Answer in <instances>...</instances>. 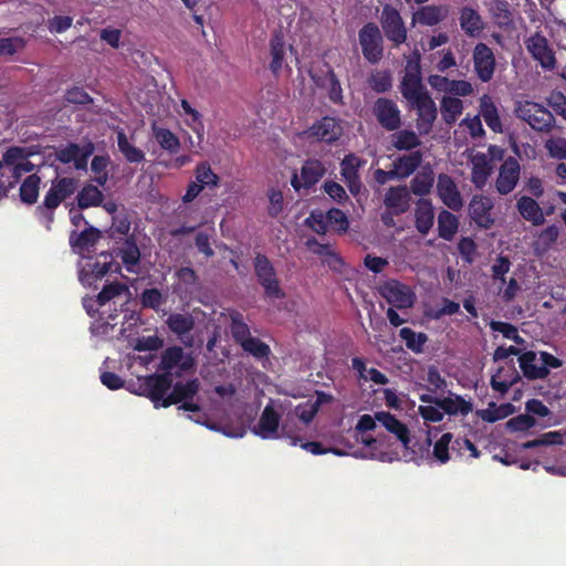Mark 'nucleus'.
<instances>
[{"label":"nucleus","instance_id":"nucleus-31","mask_svg":"<svg viewBox=\"0 0 566 566\" xmlns=\"http://www.w3.org/2000/svg\"><path fill=\"white\" fill-rule=\"evenodd\" d=\"M471 164V181L476 188L482 189L492 171L490 160L485 154L479 153L472 157Z\"/></svg>","mask_w":566,"mask_h":566},{"label":"nucleus","instance_id":"nucleus-5","mask_svg":"<svg viewBox=\"0 0 566 566\" xmlns=\"http://www.w3.org/2000/svg\"><path fill=\"white\" fill-rule=\"evenodd\" d=\"M142 396L148 398L156 409L161 407L172 386V373L151 374L143 377Z\"/></svg>","mask_w":566,"mask_h":566},{"label":"nucleus","instance_id":"nucleus-16","mask_svg":"<svg viewBox=\"0 0 566 566\" xmlns=\"http://www.w3.org/2000/svg\"><path fill=\"white\" fill-rule=\"evenodd\" d=\"M494 201L492 198L483 195L473 196L469 203V214L475 224L483 229H490L494 224L492 210Z\"/></svg>","mask_w":566,"mask_h":566},{"label":"nucleus","instance_id":"nucleus-37","mask_svg":"<svg viewBox=\"0 0 566 566\" xmlns=\"http://www.w3.org/2000/svg\"><path fill=\"white\" fill-rule=\"evenodd\" d=\"M101 237L102 233L98 229L88 227L80 233L73 231L70 235V243L74 249L84 251L94 247Z\"/></svg>","mask_w":566,"mask_h":566},{"label":"nucleus","instance_id":"nucleus-21","mask_svg":"<svg viewBox=\"0 0 566 566\" xmlns=\"http://www.w3.org/2000/svg\"><path fill=\"white\" fill-rule=\"evenodd\" d=\"M515 207L521 218L532 226L539 227L545 223L544 209L536 201V198L523 195L516 199Z\"/></svg>","mask_w":566,"mask_h":566},{"label":"nucleus","instance_id":"nucleus-15","mask_svg":"<svg viewBox=\"0 0 566 566\" xmlns=\"http://www.w3.org/2000/svg\"><path fill=\"white\" fill-rule=\"evenodd\" d=\"M95 147L92 143H86L83 146L77 144H69L65 147L57 149L56 158L63 164H74L77 170H86L88 157L94 153Z\"/></svg>","mask_w":566,"mask_h":566},{"label":"nucleus","instance_id":"nucleus-10","mask_svg":"<svg viewBox=\"0 0 566 566\" xmlns=\"http://www.w3.org/2000/svg\"><path fill=\"white\" fill-rule=\"evenodd\" d=\"M381 28L386 38L395 45L402 44L407 40V29L399 12L391 6H385L380 17Z\"/></svg>","mask_w":566,"mask_h":566},{"label":"nucleus","instance_id":"nucleus-47","mask_svg":"<svg viewBox=\"0 0 566 566\" xmlns=\"http://www.w3.org/2000/svg\"><path fill=\"white\" fill-rule=\"evenodd\" d=\"M230 332L235 344L241 345L251 337L249 325L244 322L243 315L239 312L230 314Z\"/></svg>","mask_w":566,"mask_h":566},{"label":"nucleus","instance_id":"nucleus-11","mask_svg":"<svg viewBox=\"0 0 566 566\" xmlns=\"http://www.w3.org/2000/svg\"><path fill=\"white\" fill-rule=\"evenodd\" d=\"M525 46L532 57L545 70H553L556 66L555 52L548 40L541 33H535L525 40Z\"/></svg>","mask_w":566,"mask_h":566},{"label":"nucleus","instance_id":"nucleus-2","mask_svg":"<svg viewBox=\"0 0 566 566\" xmlns=\"http://www.w3.org/2000/svg\"><path fill=\"white\" fill-rule=\"evenodd\" d=\"M516 116L538 133H551L556 119L552 112L534 102H521L515 108Z\"/></svg>","mask_w":566,"mask_h":566},{"label":"nucleus","instance_id":"nucleus-50","mask_svg":"<svg viewBox=\"0 0 566 566\" xmlns=\"http://www.w3.org/2000/svg\"><path fill=\"white\" fill-rule=\"evenodd\" d=\"M117 145L120 153L129 163H140L145 159V154L133 144L129 143L124 132L117 133Z\"/></svg>","mask_w":566,"mask_h":566},{"label":"nucleus","instance_id":"nucleus-57","mask_svg":"<svg viewBox=\"0 0 566 566\" xmlns=\"http://www.w3.org/2000/svg\"><path fill=\"white\" fill-rule=\"evenodd\" d=\"M544 147L548 155L555 159H566V138L552 137L545 140Z\"/></svg>","mask_w":566,"mask_h":566},{"label":"nucleus","instance_id":"nucleus-46","mask_svg":"<svg viewBox=\"0 0 566 566\" xmlns=\"http://www.w3.org/2000/svg\"><path fill=\"white\" fill-rule=\"evenodd\" d=\"M103 192L93 185L84 186L77 193V205L81 209L99 206L103 201Z\"/></svg>","mask_w":566,"mask_h":566},{"label":"nucleus","instance_id":"nucleus-13","mask_svg":"<svg viewBox=\"0 0 566 566\" xmlns=\"http://www.w3.org/2000/svg\"><path fill=\"white\" fill-rule=\"evenodd\" d=\"M474 72L480 81L488 83L492 80L495 71V56L493 51L485 43H478L473 49Z\"/></svg>","mask_w":566,"mask_h":566},{"label":"nucleus","instance_id":"nucleus-45","mask_svg":"<svg viewBox=\"0 0 566 566\" xmlns=\"http://www.w3.org/2000/svg\"><path fill=\"white\" fill-rule=\"evenodd\" d=\"M399 336L405 342L406 347L416 354L422 353L428 342L427 334L422 332L417 333L410 327H402L399 331Z\"/></svg>","mask_w":566,"mask_h":566},{"label":"nucleus","instance_id":"nucleus-9","mask_svg":"<svg viewBox=\"0 0 566 566\" xmlns=\"http://www.w3.org/2000/svg\"><path fill=\"white\" fill-rule=\"evenodd\" d=\"M373 113L379 125L386 130H397L402 124L401 112L392 99L379 97L374 104Z\"/></svg>","mask_w":566,"mask_h":566},{"label":"nucleus","instance_id":"nucleus-62","mask_svg":"<svg viewBox=\"0 0 566 566\" xmlns=\"http://www.w3.org/2000/svg\"><path fill=\"white\" fill-rule=\"evenodd\" d=\"M369 86L377 93H385L391 88L392 81L388 72H377L369 78Z\"/></svg>","mask_w":566,"mask_h":566},{"label":"nucleus","instance_id":"nucleus-26","mask_svg":"<svg viewBox=\"0 0 566 566\" xmlns=\"http://www.w3.org/2000/svg\"><path fill=\"white\" fill-rule=\"evenodd\" d=\"M375 419H377V421L381 423L390 433L395 434L397 439L403 444V447L408 448L410 442V432L403 422L387 411L376 412Z\"/></svg>","mask_w":566,"mask_h":566},{"label":"nucleus","instance_id":"nucleus-33","mask_svg":"<svg viewBox=\"0 0 566 566\" xmlns=\"http://www.w3.org/2000/svg\"><path fill=\"white\" fill-rule=\"evenodd\" d=\"M460 27L469 36L479 35L483 29L484 23L479 12L470 7H464L460 11Z\"/></svg>","mask_w":566,"mask_h":566},{"label":"nucleus","instance_id":"nucleus-60","mask_svg":"<svg viewBox=\"0 0 566 566\" xmlns=\"http://www.w3.org/2000/svg\"><path fill=\"white\" fill-rule=\"evenodd\" d=\"M109 164V158L106 156H95L91 164V169L96 174L94 180L104 186L108 180L106 168Z\"/></svg>","mask_w":566,"mask_h":566},{"label":"nucleus","instance_id":"nucleus-3","mask_svg":"<svg viewBox=\"0 0 566 566\" xmlns=\"http://www.w3.org/2000/svg\"><path fill=\"white\" fill-rule=\"evenodd\" d=\"M170 389L171 391L161 403L163 408L180 403L178 409L184 411L199 412L201 410L200 405L193 401L200 390V381L197 378L185 382L177 381Z\"/></svg>","mask_w":566,"mask_h":566},{"label":"nucleus","instance_id":"nucleus-7","mask_svg":"<svg viewBox=\"0 0 566 566\" xmlns=\"http://www.w3.org/2000/svg\"><path fill=\"white\" fill-rule=\"evenodd\" d=\"M365 59L375 64L382 56V36L379 28L375 23L365 24L358 34Z\"/></svg>","mask_w":566,"mask_h":566},{"label":"nucleus","instance_id":"nucleus-25","mask_svg":"<svg viewBox=\"0 0 566 566\" xmlns=\"http://www.w3.org/2000/svg\"><path fill=\"white\" fill-rule=\"evenodd\" d=\"M359 167L360 159L353 154L345 156L340 163V174L354 196L358 195L361 189V182L358 176Z\"/></svg>","mask_w":566,"mask_h":566},{"label":"nucleus","instance_id":"nucleus-61","mask_svg":"<svg viewBox=\"0 0 566 566\" xmlns=\"http://www.w3.org/2000/svg\"><path fill=\"white\" fill-rule=\"evenodd\" d=\"M452 438V433H443L433 446V457L441 463H447L450 460L449 444Z\"/></svg>","mask_w":566,"mask_h":566},{"label":"nucleus","instance_id":"nucleus-14","mask_svg":"<svg viewBox=\"0 0 566 566\" xmlns=\"http://www.w3.org/2000/svg\"><path fill=\"white\" fill-rule=\"evenodd\" d=\"M409 105L417 112L416 127L419 134L428 135L432 130L438 116L434 101L430 95H427Z\"/></svg>","mask_w":566,"mask_h":566},{"label":"nucleus","instance_id":"nucleus-20","mask_svg":"<svg viewBox=\"0 0 566 566\" xmlns=\"http://www.w3.org/2000/svg\"><path fill=\"white\" fill-rule=\"evenodd\" d=\"M437 192L441 201L451 210L458 211L463 207L462 197L453 179L444 174L438 176Z\"/></svg>","mask_w":566,"mask_h":566},{"label":"nucleus","instance_id":"nucleus-58","mask_svg":"<svg viewBox=\"0 0 566 566\" xmlns=\"http://www.w3.org/2000/svg\"><path fill=\"white\" fill-rule=\"evenodd\" d=\"M490 327L493 332L501 333L505 338L514 340L516 344H522L523 338L518 335L517 328L511 323L492 321Z\"/></svg>","mask_w":566,"mask_h":566},{"label":"nucleus","instance_id":"nucleus-4","mask_svg":"<svg viewBox=\"0 0 566 566\" xmlns=\"http://www.w3.org/2000/svg\"><path fill=\"white\" fill-rule=\"evenodd\" d=\"M399 90L408 104H411L422 98L423 96L429 95L428 91L422 84L419 61L409 60L407 62Z\"/></svg>","mask_w":566,"mask_h":566},{"label":"nucleus","instance_id":"nucleus-64","mask_svg":"<svg viewBox=\"0 0 566 566\" xmlns=\"http://www.w3.org/2000/svg\"><path fill=\"white\" fill-rule=\"evenodd\" d=\"M325 219L329 226L334 227L338 231L345 232L348 229V219L339 209L333 208L328 210Z\"/></svg>","mask_w":566,"mask_h":566},{"label":"nucleus","instance_id":"nucleus-53","mask_svg":"<svg viewBox=\"0 0 566 566\" xmlns=\"http://www.w3.org/2000/svg\"><path fill=\"white\" fill-rule=\"evenodd\" d=\"M101 258L102 260L98 259L88 264L90 273L95 280L102 279L107 273L116 272L119 268L118 264H114L109 260V255L101 254Z\"/></svg>","mask_w":566,"mask_h":566},{"label":"nucleus","instance_id":"nucleus-54","mask_svg":"<svg viewBox=\"0 0 566 566\" xmlns=\"http://www.w3.org/2000/svg\"><path fill=\"white\" fill-rule=\"evenodd\" d=\"M196 181L205 187H217L219 177L212 171L208 163H200L196 168Z\"/></svg>","mask_w":566,"mask_h":566},{"label":"nucleus","instance_id":"nucleus-35","mask_svg":"<svg viewBox=\"0 0 566 566\" xmlns=\"http://www.w3.org/2000/svg\"><path fill=\"white\" fill-rule=\"evenodd\" d=\"M480 115L494 133L502 132L503 127L497 108L489 95H483L480 99Z\"/></svg>","mask_w":566,"mask_h":566},{"label":"nucleus","instance_id":"nucleus-51","mask_svg":"<svg viewBox=\"0 0 566 566\" xmlns=\"http://www.w3.org/2000/svg\"><path fill=\"white\" fill-rule=\"evenodd\" d=\"M240 347L255 359L269 358L271 355L270 346L258 337L251 336L249 339H245Z\"/></svg>","mask_w":566,"mask_h":566},{"label":"nucleus","instance_id":"nucleus-23","mask_svg":"<svg viewBox=\"0 0 566 566\" xmlns=\"http://www.w3.org/2000/svg\"><path fill=\"white\" fill-rule=\"evenodd\" d=\"M325 166L317 159L306 160L301 169V177L293 175L291 184L295 190L315 185L325 174Z\"/></svg>","mask_w":566,"mask_h":566},{"label":"nucleus","instance_id":"nucleus-63","mask_svg":"<svg viewBox=\"0 0 566 566\" xmlns=\"http://www.w3.org/2000/svg\"><path fill=\"white\" fill-rule=\"evenodd\" d=\"M24 48V40L19 36L0 39V56L13 55Z\"/></svg>","mask_w":566,"mask_h":566},{"label":"nucleus","instance_id":"nucleus-6","mask_svg":"<svg viewBox=\"0 0 566 566\" xmlns=\"http://www.w3.org/2000/svg\"><path fill=\"white\" fill-rule=\"evenodd\" d=\"M36 151L32 147L12 146L2 154L3 167L11 168V175L14 182L21 178L22 175L32 172L35 165L30 161V157L35 155Z\"/></svg>","mask_w":566,"mask_h":566},{"label":"nucleus","instance_id":"nucleus-1","mask_svg":"<svg viewBox=\"0 0 566 566\" xmlns=\"http://www.w3.org/2000/svg\"><path fill=\"white\" fill-rule=\"evenodd\" d=\"M78 188V180L71 177H62L52 180L51 186L44 195L43 202L36 207V216L46 229L51 228L54 221L55 209Z\"/></svg>","mask_w":566,"mask_h":566},{"label":"nucleus","instance_id":"nucleus-36","mask_svg":"<svg viewBox=\"0 0 566 566\" xmlns=\"http://www.w3.org/2000/svg\"><path fill=\"white\" fill-rule=\"evenodd\" d=\"M490 13L500 28H510L514 23L511 4L506 0H493L490 3Z\"/></svg>","mask_w":566,"mask_h":566},{"label":"nucleus","instance_id":"nucleus-55","mask_svg":"<svg viewBox=\"0 0 566 566\" xmlns=\"http://www.w3.org/2000/svg\"><path fill=\"white\" fill-rule=\"evenodd\" d=\"M255 273L261 283H277L274 277V269L264 255L255 258Z\"/></svg>","mask_w":566,"mask_h":566},{"label":"nucleus","instance_id":"nucleus-8","mask_svg":"<svg viewBox=\"0 0 566 566\" xmlns=\"http://www.w3.org/2000/svg\"><path fill=\"white\" fill-rule=\"evenodd\" d=\"M193 357L190 354H186L180 346L168 347L161 354L159 368L164 373H172V370L177 368L175 373L176 376H181L193 369Z\"/></svg>","mask_w":566,"mask_h":566},{"label":"nucleus","instance_id":"nucleus-44","mask_svg":"<svg viewBox=\"0 0 566 566\" xmlns=\"http://www.w3.org/2000/svg\"><path fill=\"white\" fill-rule=\"evenodd\" d=\"M514 412V406L510 402L496 406L494 402L489 405V408L478 410L476 413L484 421L493 423L504 419Z\"/></svg>","mask_w":566,"mask_h":566},{"label":"nucleus","instance_id":"nucleus-49","mask_svg":"<svg viewBox=\"0 0 566 566\" xmlns=\"http://www.w3.org/2000/svg\"><path fill=\"white\" fill-rule=\"evenodd\" d=\"M433 185V171L423 169L412 178L410 190L417 196H424L430 192Z\"/></svg>","mask_w":566,"mask_h":566},{"label":"nucleus","instance_id":"nucleus-28","mask_svg":"<svg viewBox=\"0 0 566 566\" xmlns=\"http://www.w3.org/2000/svg\"><path fill=\"white\" fill-rule=\"evenodd\" d=\"M434 222V210L430 200L419 199L415 208V226L418 232L426 235Z\"/></svg>","mask_w":566,"mask_h":566},{"label":"nucleus","instance_id":"nucleus-19","mask_svg":"<svg viewBox=\"0 0 566 566\" xmlns=\"http://www.w3.org/2000/svg\"><path fill=\"white\" fill-rule=\"evenodd\" d=\"M281 415L272 405H266L261 413L258 424L252 429L253 433L264 440L279 438Z\"/></svg>","mask_w":566,"mask_h":566},{"label":"nucleus","instance_id":"nucleus-22","mask_svg":"<svg viewBox=\"0 0 566 566\" xmlns=\"http://www.w3.org/2000/svg\"><path fill=\"white\" fill-rule=\"evenodd\" d=\"M410 190L407 186L390 187L384 197L385 207L390 210V214H402L410 208Z\"/></svg>","mask_w":566,"mask_h":566},{"label":"nucleus","instance_id":"nucleus-52","mask_svg":"<svg viewBox=\"0 0 566 566\" xmlns=\"http://www.w3.org/2000/svg\"><path fill=\"white\" fill-rule=\"evenodd\" d=\"M154 136L163 149L172 154L179 150L180 142L169 129L155 127Z\"/></svg>","mask_w":566,"mask_h":566},{"label":"nucleus","instance_id":"nucleus-17","mask_svg":"<svg viewBox=\"0 0 566 566\" xmlns=\"http://www.w3.org/2000/svg\"><path fill=\"white\" fill-rule=\"evenodd\" d=\"M379 294L394 307L406 310L413 305L416 295L410 285H377Z\"/></svg>","mask_w":566,"mask_h":566},{"label":"nucleus","instance_id":"nucleus-41","mask_svg":"<svg viewBox=\"0 0 566 566\" xmlns=\"http://www.w3.org/2000/svg\"><path fill=\"white\" fill-rule=\"evenodd\" d=\"M270 49H271V63L270 69L271 71L277 75L279 72L282 69L283 61H284V36L282 32L277 31L273 34L271 41H270Z\"/></svg>","mask_w":566,"mask_h":566},{"label":"nucleus","instance_id":"nucleus-30","mask_svg":"<svg viewBox=\"0 0 566 566\" xmlns=\"http://www.w3.org/2000/svg\"><path fill=\"white\" fill-rule=\"evenodd\" d=\"M537 355L533 350L525 352L520 355L518 364L525 378L530 380L545 379L549 375V369L545 366L537 365Z\"/></svg>","mask_w":566,"mask_h":566},{"label":"nucleus","instance_id":"nucleus-42","mask_svg":"<svg viewBox=\"0 0 566 566\" xmlns=\"http://www.w3.org/2000/svg\"><path fill=\"white\" fill-rule=\"evenodd\" d=\"M448 14V9L442 6H427L421 8L417 14V21L423 25H436Z\"/></svg>","mask_w":566,"mask_h":566},{"label":"nucleus","instance_id":"nucleus-39","mask_svg":"<svg viewBox=\"0 0 566 566\" xmlns=\"http://www.w3.org/2000/svg\"><path fill=\"white\" fill-rule=\"evenodd\" d=\"M391 145L397 150H412L421 145V140L413 130L397 129V132L391 135Z\"/></svg>","mask_w":566,"mask_h":566},{"label":"nucleus","instance_id":"nucleus-48","mask_svg":"<svg viewBox=\"0 0 566 566\" xmlns=\"http://www.w3.org/2000/svg\"><path fill=\"white\" fill-rule=\"evenodd\" d=\"M459 227L458 218L447 211L442 210L438 216V230L439 235L444 240H451L457 233Z\"/></svg>","mask_w":566,"mask_h":566},{"label":"nucleus","instance_id":"nucleus-40","mask_svg":"<svg viewBox=\"0 0 566 566\" xmlns=\"http://www.w3.org/2000/svg\"><path fill=\"white\" fill-rule=\"evenodd\" d=\"M41 178L36 174L28 176L20 186L19 193L23 203L34 205L39 198Z\"/></svg>","mask_w":566,"mask_h":566},{"label":"nucleus","instance_id":"nucleus-43","mask_svg":"<svg viewBox=\"0 0 566 566\" xmlns=\"http://www.w3.org/2000/svg\"><path fill=\"white\" fill-rule=\"evenodd\" d=\"M168 328L176 335L182 336L195 327V319L190 314H170L166 321Z\"/></svg>","mask_w":566,"mask_h":566},{"label":"nucleus","instance_id":"nucleus-27","mask_svg":"<svg viewBox=\"0 0 566 566\" xmlns=\"http://www.w3.org/2000/svg\"><path fill=\"white\" fill-rule=\"evenodd\" d=\"M521 380L514 363L511 361L506 367H501L495 375L491 377V387L493 390L504 395L509 389Z\"/></svg>","mask_w":566,"mask_h":566},{"label":"nucleus","instance_id":"nucleus-29","mask_svg":"<svg viewBox=\"0 0 566 566\" xmlns=\"http://www.w3.org/2000/svg\"><path fill=\"white\" fill-rule=\"evenodd\" d=\"M438 407L443 410V413L449 416L465 417L473 410V403L464 399L462 396L450 392L447 397L441 398Z\"/></svg>","mask_w":566,"mask_h":566},{"label":"nucleus","instance_id":"nucleus-18","mask_svg":"<svg viewBox=\"0 0 566 566\" xmlns=\"http://www.w3.org/2000/svg\"><path fill=\"white\" fill-rule=\"evenodd\" d=\"M128 287L129 285H103V290L95 297H83V307L86 313L93 317L98 313L99 307L124 293H129Z\"/></svg>","mask_w":566,"mask_h":566},{"label":"nucleus","instance_id":"nucleus-59","mask_svg":"<svg viewBox=\"0 0 566 566\" xmlns=\"http://www.w3.org/2000/svg\"><path fill=\"white\" fill-rule=\"evenodd\" d=\"M562 443V434L557 431H551L542 434L539 438L528 440L522 444L525 450L534 449L541 446H553Z\"/></svg>","mask_w":566,"mask_h":566},{"label":"nucleus","instance_id":"nucleus-56","mask_svg":"<svg viewBox=\"0 0 566 566\" xmlns=\"http://www.w3.org/2000/svg\"><path fill=\"white\" fill-rule=\"evenodd\" d=\"M536 424V420L533 416L524 413L511 418L506 422V429L511 432H524L533 428Z\"/></svg>","mask_w":566,"mask_h":566},{"label":"nucleus","instance_id":"nucleus-34","mask_svg":"<svg viewBox=\"0 0 566 566\" xmlns=\"http://www.w3.org/2000/svg\"><path fill=\"white\" fill-rule=\"evenodd\" d=\"M117 256L122 259V262L128 272H137L140 261V251L132 238L126 239L122 247L118 248Z\"/></svg>","mask_w":566,"mask_h":566},{"label":"nucleus","instance_id":"nucleus-38","mask_svg":"<svg viewBox=\"0 0 566 566\" xmlns=\"http://www.w3.org/2000/svg\"><path fill=\"white\" fill-rule=\"evenodd\" d=\"M441 116L446 124H454L463 112V102L454 96H443L440 102Z\"/></svg>","mask_w":566,"mask_h":566},{"label":"nucleus","instance_id":"nucleus-32","mask_svg":"<svg viewBox=\"0 0 566 566\" xmlns=\"http://www.w3.org/2000/svg\"><path fill=\"white\" fill-rule=\"evenodd\" d=\"M422 161V153L420 150L411 151L408 155L396 158L392 163L395 174L398 175V179H405L412 175Z\"/></svg>","mask_w":566,"mask_h":566},{"label":"nucleus","instance_id":"nucleus-24","mask_svg":"<svg viewBox=\"0 0 566 566\" xmlns=\"http://www.w3.org/2000/svg\"><path fill=\"white\" fill-rule=\"evenodd\" d=\"M308 138L332 143L342 135V127L333 117H323L313 124L306 132Z\"/></svg>","mask_w":566,"mask_h":566},{"label":"nucleus","instance_id":"nucleus-12","mask_svg":"<svg viewBox=\"0 0 566 566\" xmlns=\"http://www.w3.org/2000/svg\"><path fill=\"white\" fill-rule=\"evenodd\" d=\"M521 165L515 157H507L499 168L495 190L502 196L511 193L518 184Z\"/></svg>","mask_w":566,"mask_h":566}]
</instances>
